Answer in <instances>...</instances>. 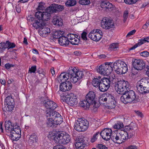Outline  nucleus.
Here are the masks:
<instances>
[{
	"label": "nucleus",
	"instance_id": "1",
	"mask_svg": "<svg viewBox=\"0 0 149 149\" xmlns=\"http://www.w3.org/2000/svg\"><path fill=\"white\" fill-rule=\"evenodd\" d=\"M129 85L128 82L125 81H118L115 86V88L117 93L122 95L120 97L121 101L125 104L128 103H134L135 102L136 95L135 92L133 90L127 91V88Z\"/></svg>",
	"mask_w": 149,
	"mask_h": 149
},
{
	"label": "nucleus",
	"instance_id": "2",
	"mask_svg": "<svg viewBox=\"0 0 149 149\" xmlns=\"http://www.w3.org/2000/svg\"><path fill=\"white\" fill-rule=\"evenodd\" d=\"M138 128L135 123H131L128 126L124 127L123 130H118L115 131L112 133L111 137V140L115 143L120 144L124 142L128 137H131L133 135L134 132Z\"/></svg>",
	"mask_w": 149,
	"mask_h": 149
},
{
	"label": "nucleus",
	"instance_id": "3",
	"mask_svg": "<svg viewBox=\"0 0 149 149\" xmlns=\"http://www.w3.org/2000/svg\"><path fill=\"white\" fill-rule=\"evenodd\" d=\"M96 100L95 93L93 91H90L86 95V100L81 101L79 104L85 109H88L90 107L91 110L95 111L100 105Z\"/></svg>",
	"mask_w": 149,
	"mask_h": 149
},
{
	"label": "nucleus",
	"instance_id": "4",
	"mask_svg": "<svg viewBox=\"0 0 149 149\" xmlns=\"http://www.w3.org/2000/svg\"><path fill=\"white\" fill-rule=\"evenodd\" d=\"M51 136L55 143H58L59 144H66L69 143L71 140L69 135L65 132L57 133Z\"/></svg>",
	"mask_w": 149,
	"mask_h": 149
},
{
	"label": "nucleus",
	"instance_id": "5",
	"mask_svg": "<svg viewBox=\"0 0 149 149\" xmlns=\"http://www.w3.org/2000/svg\"><path fill=\"white\" fill-rule=\"evenodd\" d=\"M54 8L49 7L47 8L45 11L43 12L38 11L35 14V17L39 19H41L44 22L48 21L51 17V14L54 13L56 9Z\"/></svg>",
	"mask_w": 149,
	"mask_h": 149
},
{
	"label": "nucleus",
	"instance_id": "6",
	"mask_svg": "<svg viewBox=\"0 0 149 149\" xmlns=\"http://www.w3.org/2000/svg\"><path fill=\"white\" fill-rule=\"evenodd\" d=\"M136 87L141 93L144 94L149 93V79H141L138 82Z\"/></svg>",
	"mask_w": 149,
	"mask_h": 149
},
{
	"label": "nucleus",
	"instance_id": "7",
	"mask_svg": "<svg viewBox=\"0 0 149 149\" xmlns=\"http://www.w3.org/2000/svg\"><path fill=\"white\" fill-rule=\"evenodd\" d=\"M69 74L70 76V81L73 83H75L84 76L82 71L77 70L75 67L69 68Z\"/></svg>",
	"mask_w": 149,
	"mask_h": 149
},
{
	"label": "nucleus",
	"instance_id": "8",
	"mask_svg": "<svg viewBox=\"0 0 149 149\" xmlns=\"http://www.w3.org/2000/svg\"><path fill=\"white\" fill-rule=\"evenodd\" d=\"M89 125L87 120L84 118H80L76 120L74 128L78 132H83L86 130Z\"/></svg>",
	"mask_w": 149,
	"mask_h": 149
},
{
	"label": "nucleus",
	"instance_id": "9",
	"mask_svg": "<svg viewBox=\"0 0 149 149\" xmlns=\"http://www.w3.org/2000/svg\"><path fill=\"white\" fill-rule=\"evenodd\" d=\"M112 68L118 74H124L128 70L127 64L124 62L120 61L114 62L113 64Z\"/></svg>",
	"mask_w": 149,
	"mask_h": 149
},
{
	"label": "nucleus",
	"instance_id": "10",
	"mask_svg": "<svg viewBox=\"0 0 149 149\" xmlns=\"http://www.w3.org/2000/svg\"><path fill=\"white\" fill-rule=\"evenodd\" d=\"M61 100L65 102L68 105L72 106L77 103V99L76 96L73 93L67 94L62 96Z\"/></svg>",
	"mask_w": 149,
	"mask_h": 149
},
{
	"label": "nucleus",
	"instance_id": "11",
	"mask_svg": "<svg viewBox=\"0 0 149 149\" xmlns=\"http://www.w3.org/2000/svg\"><path fill=\"white\" fill-rule=\"evenodd\" d=\"M112 63H109V64H103L99 66L98 71L99 73L104 76L109 75L113 70Z\"/></svg>",
	"mask_w": 149,
	"mask_h": 149
},
{
	"label": "nucleus",
	"instance_id": "12",
	"mask_svg": "<svg viewBox=\"0 0 149 149\" xmlns=\"http://www.w3.org/2000/svg\"><path fill=\"white\" fill-rule=\"evenodd\" d=\"M88 36L94 41H98L102 36V33L99 29L93 30L90 33Z\"/></svg>",
	"mask_w": 149,
	"mask_h": 149
},
{
	"label": "nucleus",
	"instance_id": "13",
	"mask_svg": "<svg viewBox=\"0 0 149 149\" xmlns=\"http://www.w3.org/2000/svg\"><path fill=\"white\" fill-rule=\"evenodd\" d=\"M10 137L13 141L18 140L21 137V130L18 125H15L13 130L10 132Z\"/></svg>",
	"mask_w": 149,
	"mask_h": 149
},
{
	"label": "nucleus",
	"instance_id": "14",
	"mask_svg": "<svg viewBox=\"0 0 149 149\" xmlns=\"http://www.w3.org/2000/svg\"><path fill=\"white\" fill-rule=\"evenodd\" d=\"M101 24L102 27L107 29L112 28L114 26V23L112 19L107 17L103 18Z\"/></svg>",
	"mask_w": 149,
	"mask_h": 149
},
{
	"label": "nucleus",
	"instance_id": "15",
	"mask_svg": "<svg viewBox=\"0 0 149 149\" xmlns=\"http://www.w3.org/2000/svg\"><path fill=\"white\" fill-rule=\"evenodd\" d=\"M111 81L109 78L104 77L102 79L100 87V90L101 92L107 91L110 86Z\"/></svg>",
	"mask_w": 149,
	"mask_h": 149
},
{
	"label": "nucleus",
	"instance_id": "16",
	"mask_svg": "<svg viewBox=\"0 0 149 149\" xmlns=\"http://www.w3.org/2000/svg\"><path fill=\"white\" fill-rule=\"evenodd\" d=\"M132 65L134 68L137 70H141L145 67V63L141 59H134L132 61Z\"/></svg>",
	"mask_w": 149,
	"mask_h": 149
},
{
	"label": "nucleus",
	"instance_id": "17",
	"mask_svg": "<svg viewBox=\"0 0 149 149\" xmlns=\"http://www.w3.org/2000/svg\"><path fill=\"white\" fill-rule=\"evenodd\" d=\"M100 6L103 10L107 12L111 11L114 8V6L112 3L104 1H101Z\"/></svg>",
	"mask_w": 149,
	"mask_h": 149
},
{
	"label": "nucleus",
	"instance_id": "18",
	"mask_svg": "<svg viewBox=\"0 0 149 149\" xmlns=\"http://www.w3.org/2000/svg\"><path fill=\"white\" fill-rule=\"evenodd\" d=\"M112 133L111 129L105 128L100 132V134L102 138L106 141H108L110 139Z\"/></svg>",
	"mask_w": 149,
	"mask_h": 149
},
{
	"label": "nucleus",
	"instance_id": "19",
	"mask_svg": "<svg viewBox=\"0 0 149 149\" xmlns=\"http://www.w3.org/2000/svg\"><path fill=\"white\" fill-rule=\"evenodd\" d=\"M43 105L47 109L54 110L57 107V104L52 100L44 101Z\"/></svg>",
	"mask_w": 149,
	"mask_h": 149
},
{
	"label": "nucleus",
	"instance_id": "20",
	"mask_svg": "<svg viewBox=\"0 0 149 149\" xmlns=\"http://www.w3.org/2000/svg\"><path fill=\"white\" fill-rule=\"evenodd\" d=\"M111 94L106 93L102 94L99 98L100 103L103 104H107L108 101L111 98Z\"/></svg>",
	"mask_w": 149,
	"mask_h": 149
},
{
	"label": "nucleus",
	"instance_id": "21",
	"mask_svg": "<svg viewBox=\"0 0 149 149\" xmlns=\"http://www.w3.org/2000/svg\"><path fill=\"white\" fill-rule=\"evenodd\" d=\"M70 76L69 74V69L68 70V73L63 72L61 73L58 79L59 81L63 82L68 80L69 78H70Z\"/></svg>",
	"mask_w": 149,
	"mask_h": 149
},
{
	"label": "nucleus",
	"instance_id": "22",
	"mask_svg": "<svg viewBox=\"0 0 149 149\" xmlns=\"http://www.w3.org/2000/svg\"><path fill=\"white\" fill-rule=\"evenodd\" d=\"M59 44L60 45L63 46H68L69 43V41L67 38L63 36L58 40Z\"/></svg>",
	"mask_w": 149,
	"mask_h": 149
},
{
	"label": "nucleus",
	"instance_id": "23",
	"mask_svg": "<svg viewBox=\"0 0 149 149\" xmlns=\"http://www.w3.org/2000/svg\"><path fill=\"white\" fill-rule=\"evenodd\" d=\"M45 23L41 19L35 21L33 23L32 25L33 27L36 29H40L45 25Z\"/></svg>",
	"mask_w": 149,
	"mask_h": 149
},
{
	"label": "nucleus",
	"instance_id": "24",
	"mask_svg": "<svg viewBox=\"0 0 149 149\" xmlns=\"http://www.w3.org/2000/svg\"><path fill=\"white\" fill-rule=\"evenodd\" d=\"M102 78L100 76H99L95 77L92 81V84L93 86L96 87H98L100 89V87L101 83Z\"/></svg>",
	"mask_w": 149,
	"mask_h": 149
},
{
	"label": "nucleus",
	"instance_id": "25",
	"mask_svg": "<svg viewBox=\"0 0 149 149\" xmlns=\"http://www.w3.org/2000/svg\"><path fill=\"white\" fill-rule=\"evenodd\" d=\"M40 29V31L39 32L40 34L43 37L47 36L50 32L49 29L44 26H43Z\"/></svg>",
	"mask_w": 149,
	"mask_h": 149
},
{
	"label": "nucleus",
	"instance_id": "26",
	"mask_svg": "<svg viewBox=\"0 0 149 149\" xmlns=\"http://www.w3.org/2000/svg\"><path fill=\"white\" fill-rule=\"evenodd\" d=\"M52 22L54 25L59 26H61L63 25L62 19L57 16H54Z\"/></svg>",
	"mask_w": 149,
	"mask_h": 149
},
{
	"label": "nucleus",
	"instance_id": "27",
	"mask_svg": "<svg viewBox=\"0 0 149 149\" xmlns=\"http://www.w3.org/2000/svg\"><path fill=\"white\" fill-rule=\"evenodd\" d=\"M46 115L47 119H54L56 116V114L58 112L56 111L47 110L46 112Z\"/></svg>",
	"mask_w": 149,
	"mask_h": 149
},
{
	"label": "nucleus",
	"instance_id": "28",
	"mask_svg": "<svg viewBox=\"0 0 149 149\" xmlns=\"http://www.w3.org/2000/svg\"><path fill=\"white\" fill-rule=\"evenodd\" d=\"M111 98L108 101L107 104L108 105V106L111 109L114 108L116 106V102L114 100V97L111 94Z\"/></svg>",
	"mask_w": 149,
	"mask_h": 149
},
{
	"label": "nucleus",
	"instance_id": "29",
	"mask_svg": "<svg viewBox=\"0 0 149 149\" xmlns=\"http://www.w3.org/2000/svg\"><path fill=\"white\" fill-rule=\"evenodd\" d=\"M54 120L56 126L61 124L63 122V118L60 114L58 112L56 114V116L55 117Z\"/></svg>",
	"mask_w": 149,
	"mask_h": 149
},
{
	"label": "nucleus",
	"instance_id": "30",
	"mask_svg": "<svg viewBox=\"0 0 149 149\" xmlns=\"http://www.w3.org/2000/svg\"><path fill=\"white\" fill-rule=\"evenodd\" d=\"M65 84H63L62 83H61L60 86V91H58L57 93V94L60 96L61 98L63 95H66V94H64L63 92H65L64 89L65 86Z\"/></svg>",
	"mask_w": 149,
	"mask_h": 149
},
{
	"label": "nucleus",
	"instance_id": "31",
	"mask_svg": "<svg viewBox=\"0 0 149 149\" xmlns=\"http://www.w3.org/2000/svg\"><path fill=\"white\" fill-rule=\"evenodd\" d=\"M5 127L6 130H8L10 132L13 130V128H14L15 126H13L11 122L10 121H6Z\"/></svg>",
	"mask_w": 149,
	"mask_h": 149
},
{
	"label": "nucleus",
	"instance_id": "32",
	"mask_svg": "<svg viewBox=\"0 0 149 149\" xmlns=\"http://www.w3.org/2000/svg\"><path fill=\"white\" fill-rule=\"evenodd\" d=\"M63 84H65V88H64V91L70 90L72 88V84L71 82L68 81L65 82H62Z\"/></svg>",
	"mask_w": 149,
	"mask_h": 149
},
{
	"label": "nucleus",
	"instance_id": "33",
	"mask_svg": "<svg viewBox=\"0 0 149 149\" xmlns=\"http://www.w3.org/2000/svg\"><path fill=\"white\" fill-rule=\"evenodd\" d=\"M38 140V138L37 136L35 134H32L31 135L29 139V141L30 144H32L34 142H37Z\"/></svg>",
	"mask_w": 149,
	"mask_h": 149
},
{
	"label": "nucleus",
	"instance_id": "34",
	"mask_svg": "<svg viewBox=\"0 0 149 149\" xmlns=\"http://www.w3.org/2000/svg\"><path fill=\"white\" fill-rule=\"evenodd\" d=\"M5 102L7 104L14 105V100L10 96L7 97L5 99Z\"/></svg>",
	"mask_w": 149,
	"mask_h": 149
},
{
	"label": "nucleus",
	"instance_id": "35",
	"mask_svg": "<svg viewBox=\"0 0 149 149\" xmlns=\"http://www.w3.org/2000/svg\"><path fill=\"white\" fill-rule=\"evenodd\" d=\"M47 125L49 127H56V123H55L54 120V119H47Z\"/></svg>",
	"mask_w": 149,
	"mask_h": 149
},
{
	"label": "nucleus",
	"instance_id": "36",
	"mask_svg": "<svg viewBox=\"0 0 149 149\" xmlns=\"http://www.w3.org/2000/svg\"><path fill=\"white\" fill-rule=\"evenodd\" d=\"M85 143L75 142V145L77 149H83L85 146Z\"/></svg>",
	"mask_w": 149,
	"mask_h": 149
},
{
	"label": "nucleus",
	"instance_id": "37",
	"mask_svg": "<svg viewBox=\"0 0 149 149\" xmlns=\"http://www.w3.org/2000/svg\"><path fill=\"white\" fill-rule=\"evenodd\" d=\"M63 33L61 31H56L53 34V37L55 38H58V39L59 38L63 36H62Z\"/></svg>",
	"mask_w": 149,
	"mask_h": 149
},
{
	"label": "nucleus",
	"instance_id": "38",
	"mask_svg": "<svg viewBox=\"0 0 149 149\" xmlns=\"http://www.w3.org/2000/svg\"><path fill=\"white\" fill-rule=\"evenodd\" d=\"M76 4V1L74 0H68L65 3V5L67 7L74 6Z\"/></svg>",
	"mask_w": 149,
	"mask_h": 149
},
{
	"label": "nucleus",
	"instance_id": "39",
	"mask_svg": "<svg viewBox=\"0 0 149 149\" xmlns=\"http://www.w3.org/2000/svg\"><path fill=\"white\" fill-rule=\"evenodd\" d=\"M7 47L6 42L0 43V53L3 52Z\"/></svg>",
	"mask_w": 149,
	"mask_h": 149
},
{
	"label": "nucleus",
	"instance_id": "40",
	"mask_svg": "<svg viewBox=\"0 0 149 149\" xmlns=\"http://www.w3.org/2000/svg\"><path fill=\"white\" fill-rule=\"evenodd\" d=\"M50 7H53L55 8V9H56V10H55L54 13H56L58 11H59L58 9H59L61 11L64 8L63 6L57 4H55L54 6H52Z\"/></svg>",
	"mask_w": 149,
	"mask_h": 149
},
{
	"label": "nucleus",
	"instance_id": "41",
	"mask_svg": "<svg viewBox=\"0 0 149 149\" xmlns=\"http://www.w3.org/2000/svg\"><path fill=\"white\" fill-rule=\"evenodd\" d=\"M123 127V124L122 122H118V123L113 126V128L115 129H120Z\"/></svg>",
	"mask_w": 149,
	"mask_h": 149
},
{
	"label": "nucleus",
	"instance_id": "42",
	"mask_svg": "<svg viewBox=\"0 0 149 149\" xmlns=\"http://www.w3.org/2000/svg\"><path fill=\"white\" fill-rule=\"evenodd\" d=\"M6 43L8 50L10 48H13L15 47V44L14 43L8 41H6Z\"/></svg>",
	"mask_w": 149,
	"mask_h": 149
},
{
	"label": "nucleus",
	"instance_id": "43",
	"mask_svg": "<svg viewBox=\"0 0 149 149\" xmlns=\"http://www.w3.org/2000/svg\"><path fill=\"white\" fill-rule=\"evenodd\" d=\"M79 3L82 5H88L91 3L90 0H79Z\"/></svg>",
	"mask_w": 149,
	"mask_h": 149
},
{
	"label": "nucleus",
	"instance_id": "44",
	"mask_svg": "<svg viewBox=\"0 0 149 149\" xmlns=\"http://www.w3.org/2000/svg\"><path fill=\"white\" fill-rule=\"evenodd\" d=\"M111 50L116 51L118 48V43H113L110 46Z\"/></svg>",
	"mask_w": 149,
	"mask_h": 149
},
{
	"label": "nucleus",
	"instance_id": "45",
	"mask_svg": "<svg viewBox=\"0 0 149 149\" xmlns=\"http://www.w3.org/2000/svg\"><path fill=\"white\" fill-rule=\"evenodd\" d=\"M79 39L76 37L75 39H74L72 40L69 41V42L73 45H77L79 43Z\"/></svg>",
	"mask_w": 149,
	"mask_h": 149
},
{
	"label": "nucleus",
	"instance_id": "46",
	"mask_svg": "<svg viewBox=\"0 0 149 149\" xmlns=\"http://www.w3.org/2000/svg\"><path fill=\"white\" fill-rule=\"evenodd\" d=\"M36 70V65H33L29 69V73L31 74L35 73Z\"/></svg>",
	"mask_w": 149,
	"mask_h": 149
},
{
	"label": "nucleus",
	"instance_id": "47",
	"mask_svg": "<svg viewBox=\"0 0 149 149\" xmlns=\"http://www.w3.org/2000/svg\"><path fill=\"white\" fill-rule=\"evenodd\" d=\"M138 0H124V2L127 4H132L136 3Z\"/></svg>",
	"mask_w": 149,
	"mask_h": 149
},
{
	"label": "nucleus",
	"instance_id": "48",
	"mask_svg": "<svg viewBox=\"0 0 149 149\" xmlns=\"http://www.w3.org/2000/svg\"><path fill=\"white\" fill-rule=\"evenodd\" d=\"M5 107L6 111H11L13 109L14 105L6 104L5 106Z\"/></svg>",
	"mask_w": 149,
	"mask_h": 149
},
{
	"label": "nucleus",
	"instance_id": "49",
	"mask_svg": "<svg viewBox=\"0 0 149 149\" xmlns=\"http://www.w3.org/2000/svg\"><path fill=\"white\" fill-rule=\"evenodd\" d=\"M75 142L85 143L84 137L82 136H80L75 140Z\"/></svg>",
	"mask_w": 149,
	"mask_h": 149
},
{
	"label": "nucleus",
	"instance_id": "50",
	"mask_svg": "<svg viewBox=\"0 0 149 149\" xmlns=\"http://www.w3.org/2000/svg\"><path fill=\"white\" fill-rule=\"evenodd\" d=\"M77 35L76 34H74L72 33H69L67 35L68 39H69L70 40H72L74 39H75V38L76 37V36Z\"/></svg>",
	"mask_w": 149,
	"mask_h": 149
},
{
	"label": "nucleus",
	"instance_id": "51",
	"mask_svg": "<svg viewBox=\"0 0 149 149\" xmlns=\"http://www.w3.org/2000/svg\"><path fill=\"white\" fill-rule=\"evenodd\" d=\"M100 133L99 132H98L93 135L91 139V141L92 143L94 142L97 140V136Z\"/></svg>",
	"mask_w": 149,
	"mask_h": 149
},
{
	"label": "nucleus",
	"instance_id": "52",
	"mask_svg": "<svg viewBox=\"0 0 149 149\" xmlns=\"http://www.w3.org/2000/svg\"><path fill=\"white\" fill-rule=\"evenodd\" d=\"M141 56L144 57H147L149 56V52L147 51H143L140 53Z\"/></svg>",
	"mask_w": 149,
	"mask_h": 149
},
{
	"label": "nucleus",
	"instance_id": "53",
	"mask_svg": "<svg viewBox=\"0 0 149 149\" xmlns=\"http://www.w3.org/2000/svg\"><path fill=\"white\" fill-rule=\"evenodd\" d=\"M129 13V12L128 10H126L124 12L123 17L124 18V22H125L126 20V19L127 18L128 16V14Z\"/></svg>",
	"mask_w": 149,
	"mask_h": 149
},
{
	"label": "nucleus",
	"instance_id": "54",
	"mask_svg": "<svg viewBox=\"0 0 149 149\" xmlns=\"http://www.w3.org/2000/svg\"><path fill=\"white\" fill-rule=\"evenodd\" d=\"M44 4V3H43L40 2L39 3L37 8L38 9L42 10H44L45 9V8L43 6Z\"/></svg>",
	"mask_w": 149,
	"mask_h": 149
},
{
	"label": "nucleus",
	"instance_id": "55",
	"mask_svg": "<svg viewBox=\"0 0 149 149\" xmlns=\"http://www.w3.org/2000/svg\"><path fill=\"white\" fill-rule=\"evenodd\" d=\"M53 149H67V148L64 146L57 145L53 147Z\"/></svg>",
	"mask_w": 149,
	"mask_h": 149
},
{
	"label": "nucleus",
	"instance_id": "56",
	"mask_svg": "<svg viewBox=\"0 0 149 149\" xmlns=\"http://www.w3.org/2000/svg\"><path fill=\"white\" fill-rule=\"evenodd\" d=\"M97 148L99 149H108V148L102 144H98L97 146Z\"/></svg>",
	"mask_w": 149,
	"mask_h": 149
},
{
	"label": "nucleus",
	"instance_id": "57",
	"mask_svg": "<svg viewBox=\"0 0 149 149\" xmlns=\"http://www.w3.org/2000/svg\"><path fill=\"white\" fill-rule=\"evenodd\" d=\"M87 33L85 32H83L81 34V38L82 39L84 40H87V38L86 37Z\"/></svg>",
	"mask_w": 149,
	"mask_h": 149
},
{
	"label": "nucleus",
	"instance_id": "58",
	"mask_svg": "<svg viewBox=\"0 0 149 149\" xmlns=\"http://www.w3.org/2000/svg\"><path fill=\"white\" fill-rule=\"evenodd\" d=\"M145 42H146L144 38L141 39L139 40L138 42L137 43V44L138 46H140Z\"/></svg>",
	"mask_w": 149,
	"mask_h": 149
},
{
	"label": "nucleus",
	"instance_id": "59",
	"mask_svg": "<svg viewBox=\"0 0 149 149\" xmlns=\"http://www.w3.org/2000/svg\"><path fill=\"white\" fill-rule=\"evenodd\" d=\"M5 66L6 69H9L11 67H13V65L9 63H7L5 65Z\"/></svg>",
	"mask_w": 149,
	"mask_h": 149
},
{
	"label": "nucleus",
	"instance_id": "60",
	"mask_svg": "<svg viewBox=\"0 0 149 149\" xmlns=\"http://www.w3.org/2000/svg\"><path fill=\"white\" fill-rule=\"evenodd\" d=\"M135 30H133L129 32L127 35V37H130V36L134 34L136 32Z\"/></svg>",
	"mask_w": 149,
	"mask_h": 149
},
{
	"label": "nucleus",
	"instance_id": "61",
	"mask_svg": "<svg viewBox=\"0 0 149 149\" xmlns=\"http://www.w3.org/2000/svg\"><path fill=\"white\" fill-rule=\"evenodd\" d=\"M149 26V21L147 22L143 26V28L144 29H146Z\"/></svg>",
	"mask_w": 149,
	"mask_h": 149
},
{
	"label": "nucleus",
	"instance_id": "62",
	"mask_svg": "<svg viewBox=\"0 0 149 149\" xmlns=\"http://www.w3.org/2000/svg\"><path fill=\"white\" fill-rule=\"evenodd\" d=\"M110 74V75L109 76V79L110 80L111 79H115V76L114 74H113V73H110L109 74Z\"/></svg>",
	"mask_w": 149,
	"mask_h": 149
},
{
	"label": "nucleus",
	"instance_id": "63",
	"mask_svg": "<svg viewBox=\"0 0 149 149\" xmlns=\"http://www.w3.org/2000/svg\"><path fill=\"white\" fill-rule=\"evenodd\" d=\"M127 149H137V147L136 146L132 145L128 147Z\"/></svg>",
	"mask_w": 149,
	"mask_h": 149
},
{
	"label": "nucleus",
	"instance_id": "64",
	"mask_svg": "<svg viewBox=\"0 0 149 149\" xmlns=\"http://www.w3.org/2000/svg\"><path fill=\"white\" fill-rule=\"evenodd\" d=\"M138 45L137 43H136V44L135 45L133 46L130 48L129 49V50H131L134 49L135 48H136V47H138Z\"/></svg>",
	"mask_w": 149,
	"mask_h": 149
}]
</instances>
